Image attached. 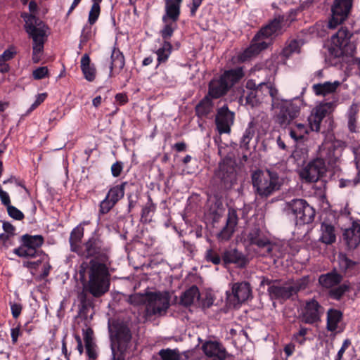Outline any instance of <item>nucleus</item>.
Returning a JSON list of instances; mask_svg holds the SVG:
<instances>
[{
	"label": "nucleus",
	"mask_w": 360,
	"mask_h": 360,
	"mask_svg": "<svg viewBox=\"0 0 360 360\" xmlns=\"http://www.w3.org/2000/svg\"><path fill=\"white\" fill-rule=\"evenodd\" d=\"M110 247L97 235H93L78 246V256L90 259L89 264L82 263L80 274L85 271L86 266L89 280L84 290L94 297H100L110 288V274L109 272Z\"/></svg>",
	"instance_id": "f257e3e1"
},
{
	"label": "nucleus",
	"mask_w": 360,
	"mask_h": 360,
	"mask_svg": "<svg viewBox=\"0 0 360 360\" xmlns=\"http://www.w3.org/2000/svg\"><path fill=\"white\" fill-rule=\"evenodd\" d=\"M284 21L283 15H276L266 25L262 26L252 38L250 46L240 55V60L245 61L266 49L269 43L265 39L281 33Z\"/></svg>",
	"instance_id": "f03ea898"
},
{
	"label": "nucleus",
	"mask_w": 360,
	"mask_h": 360,
	"mask_svg": "<svg viewBox=\"0 0 360 360\" xmlns=\"http://www.w3.org/2000/svg\"><path fill=\"white\" fill-rule=\"evenodd\" d=\"M20 17L24 20V28L29 37L32 39V60L34 63L40 62L44 52V44L46 40L45 23L35 15L22 12Z\"/></svg>",
	"instance_id": "7ed1b4c3"
},
{
	"label": "nucleus",
	"mask_w": 360,
	"mask_h": 360,
	"mask_svg": "<svg viewBox=\"0 0 360 360\" xmlns=\"http://www.w3.org/2000/svg\"><path fill=\"white\" fill-rule=\"evenodd\" d=\"M131 303L135 305L145 304L144 318L150 319L153 316L165 314L169 307V297L167 292H149L146 295L136 294L130 297Z\"/></svg>",
	"instance_id": "20e7f679"
},
{
	"label": "nucleus",
	"mask_w": 360,
	"mask_h": 360,
	"mask_svg": "<svg viewBox=\"0 0 360 360\" xmlns=\"http://www.w3.org/2000/svg\"><path fill=\"white\" fill-rule=\"evenodd\" d=\"M253 189L261 198H267L279 191L283 184V179L276 171L256 169L251 174Z\"/></svg>",
	"instance_id": "39448f33"
},
{
	"label": "nucleus",
	"mask_w": 360,
	"mask_h": 360,
	"mask_svg": "<svg viewBox=\"0 0 360 360\" xmlns=\"http://www.w3.org/2000/svg\"><path fill=\"white\" fill-rule=\"evenodd\" d=\"M336 107L335 102H326L314 108L308 117V127L311 131L325 133L333 129V112Z\"/></svg>",
	"instance_id": "423d86ee"
},
{
	"label": "nucleus",
	"mask_w": 360,
	"mask_h": 360,
	"mask_svg": "<svg viewBox=\"0 0 360 360\" xmlns=\"http://www.w3.org/2000/svg\"><path fill=\"white\" fill-rule=\"evenodd\" d=\"M284 210L288 216H292L297 225L311 223L315 217L316 211L304 199H292L287 202Z\"/></svg>",
	"instance_id": "0eeeda50"
},
{
	"label": "nucleus",
	"mask_w": 360,
	"mask_h": 360,
	"mask_svg": "<svg viewBox=\"0 0 360 360\" xmlns=\"http://www.w3.org/2000/svg\"><path fill=\"white\" fill-rule=\"evenodd\" d=\"M20 242V245L13 250V253L19 257L36 258L41 255V251L39 248L44 242L42 236L24 234L21 236Z\"/></svg>",
	"instance_id": "6e6552de"
},
{
	"label": "nucleus",
	"mask_w": 360,
	"mask_h": 360,
	"mask_svg": "<svg viewBox=\"0 0 360 360\" xmlns=\"http://www.w3.org/2000/svg\"><path fill=\"white\" fill-rule=\"evenodd\" d=\"M352 6L353 0H333L330 7L328 28L335 29L342 25L349 18Z\"/></svg>",
	"instance_id": "1a4fd4ad"
},
{
	"label": "nucleus",
	"mask_w": 360,
	"mask_h": 360,
	"mask_svg": "<svg viewBox=\"0 0 360 360\" xmlns=\"http://www.w3.org/2000/svg\"><path fill=\"white\" fill-rule=\"evenodd\" d=\"M279 112L276 115V121L281 127H285L298 117L300 111V101H282L278 103Z\"/></svg>",
	"instance_id": "9d476101"
},
{
	"label": "nucleus",
	"mask_w": 360,
	"mask_h": 360,
	"mask_svg": "<svg viewBox=\"0 0 360 360\" xmlns=\"http://www.w3.org/2000/svg\"><path fill=\"white\" fill-rule=\"evenodd\" d=\"M109 331L112 342V347L116 344L120 352L126 351L131 339L129 328L124 323L117 321L109 326Z\"/></svg>",
	"instance_id": "9b49d317"
},
{
	"label": "nucleus",
	"mask_w": 360,
	"mask_h": 360,
	"mask_svg": "<svg viewBox=\"0 0 360 360\" xmlns=\"http://www.w3.org/2000/svg\"><path fill=\"white\" fill-rule=\"evenodd\" d=\"M127 185V182L124 181L109 188L105 198L99 203V214H108L124 198Z\"/></svg>",
	"instance_id": "f8f14e48"
},
{
	"label": "nucleus",
	"mask_w": 360,
	"mask_h": 360,
	"mask_svg": "<svg viewBox=\"0 0 360 360\" xmlns=\"http://www.w3.org/2000/svg\"><path fill=\"white\" fill-rule=\"evenodd\" d=\"M324 312V307L314 298L306 300L300 319L306 324L320 322Z\"/></svg>",
	"instance_id": "ddd939ff"
},
{
	"label": "nucleus",
	"mask_w": 360,
	"mask_h": 360,
	"mask_svg": "<svg viewBox=\"0 0 360 360\" xmlns=\"http://www.w3.org/2000/svg\"><path fill=\"white\" fill-rule=\"evenodd\" d=\"M326 172L325 161L316 158L310 161L300 171V177L307 182H316L321 178Z\"/></svg>",
	"instance_id": "4468645a"
},
{
	"label": "nucleus",
	"mask_w": 360,
	"mask_h": 360,
	"mask_svg": "<svg viewBox=\"0 0 360 360\" xmlns=\"http://www.w3.org/2000/svg\"><path fill=\"white\" fill-rule=\"evenodd\" d=\"M252 295L250 284L246 281L237 282L232 284L231 292H226L227 299L230 305L236 307L245 302Z\"/></svg>",
	"instance_id": "2eb2a0df"
},
{
	"label": "nucleus",
	"mask_w": 360,
	"mask_h": 360,
	"mask_svg": "<svg viewBox=\"0 0 360 360\" xmlns=\"http://www.w3.org/2000/svg\"><path fill=\"white\" fill-rule=\"evenodd\" d=\"M234 120L235 113L229 109L227 105L219 108L215 116V124L219 134H229Z\"/></svg>",
	"instance_id": "dca6fc26"
},
{
	"label": "nucleus",
	"mask_w": 360,
	"mask_h": 360,
	"mask_svg": "<svg viewBox=\"0 0 360 360\" xmlns=\"http://www.w3.org/2000/svg\"><path fill=\"white\" fill-rule=\"evenodd\" d=\"M216 176L220 180L221 186L224 189H230L236 184V172L232 165L220 164Z\"/></svg>",
	"instance_id": "f3484780"
},
{
	"label": "nucleus",
	"mask_w": 360,
	"mask_h": 360,
	"mask_svg": "<svg viewBox=\"0 0 360 360\" xmlns=\"http://www.w3.org/2000/svg\"><path fill=\"white\" fill-rule=\"evenodd\" d=\"M248 264V260L244 255L236 248H226L222 252V265L228 267L231 264H235L238 267L243 268Z\"/></svg>",
	"instance_id": "a211bd4d"
},
{
	"label": "nucleus",
	"mask_w": 360,
	"mask_h": 360,
	"mask_svg": "<svg viewBox=\"0 0 360 360\" xmlns=\"http://www.w3.org/2000/svg\"><path fill=\"white\" fill-rule=\"evenodd\" d=\"M248 239L251 245H255L259 248H266L268 255H271L274 248V244L266 237L259 228L250 230L248 235Z\"/></svg>",
	"instance_id": "6ab92c4d"
},
{
	"label": "nucleus",
	"mask_w": 360,
	"mask_h": 360,
	"mask_svg": "<svg viewBox=\"0 0 360 360\" xmlns=\"http://www.w3.org/2000/svg\"><path fill=\"white\" fill-rule=\"evenodd\" d=\"M202 350L208 357H214L217 360H226L227 352L224 346L218 341H205L202 345Z\"/></svg>",
	"instance_id": "aec40b11"
},
{
	"label": "nucleus",
	"mask_w": 360,
	"mask_h": 360,
	"mask_svg": "<svg viewBox=\"0 0 360 360\" xmlns=\"http://www.w3.org/2000/svg\"><path fill=\"white\" fill-rule=\"evenodd\" d=\"M182 1L183 0H165V14L162 17V21L177 22L181 14Z\"/></svg>",
	"instance_id": "412c9836"
},
{
	"label": "nucleus",
	"mask_w": 360,
	"mask_h": 360,
	"mask_svg": "<svg viewBox=\"0 0 360 360\" xmlns=\"http://www.w3.org/2000/svg\"><path fill=\"white\" fill-rule=\"evenodd\" d=\"M229 91L228 84L219 77L210 80L207 94L213 99H218L226 95Z\"/></svg>",
	"instance_id": "4be33fe9"
},
{
	"label": "nucleus",
	"mask_w": 360,
	"mask_h": 360,
	"mask_svg": "<svg viewBox=\"0 0 360 360\" xmlns=\"http://www.w3.org/2000/svg\"><path fill=\"white\" fill-rule=\"evenodd\" d=\"M238 215L235 210H229L226 226L218 234V238L221 240H229L233 236L235 228L238 224Z\"/></svg>",
	"instance_id": "5701e85b"
},
{
	"label": "nucleus",
	"mask_w": 360,
	"mask_h": 360,
	"mask_svg": "<svg viewBox=\"0 0 360 360\" xmlns=\"http://www.w3.org/2000/svg\"><path fill=\"white\" fill-rule=\"evenodd\" d=\"M343 275L338 273L336 269L319 276V283L324 288L330 289L341 283Z\"/></svg>",
	"instance_id": "b1692460"
},
{
	"label": "nucleus",
	"mask_w": 360,
	"mask_h": 360,
	"mask_svg": "<svg viewBox=\"0 0 360 360\" xmlns=\"http://www.w3.org/2000/svg\"><path fill=\"white\" fill-rule=\"evenodd\" d=\"M245 76L243 68L237 67L224 72L219 76L221 80L228 84L230 90L237 83H238Z\"/></svg>",
	"instance_id": "393cba45"
},
{
	"label": "nucleus",
	"mask_w": 360,
	"mask_h": 360,
	"mask_svg": "<svg viewBox=\"0 0 360 360\" xmlns=\"http://www.w3.org/2000/svg\"><path fill=\"white\" fill-rule=\"evenodd\" d=\"M344 239L349 249H355L360 243V225L356 222L346 229L343 233Z\"/></svg>",
	"instance_id": "a878e982"
},
{
	"label": "nucleus",
	"mask_w": 360,
	"mask_h": 360,
	"mask_svg": "<svg viewBox=\"0 0 360 360\" xmlns=\"http://www.w3.org/2000/svg\"><path fill=\"white\" fill-rule=\"evenodd\" d=\"M111 63L110 65V77L114 74H119L125 65V59L123 53L116 47H114L110 56Z\"/></svg>",
	"instance_id": "bb28decb"
},
{
	"label": "nucleus",
	"mask_w": 360,
	"mask_h": 360,
	"mask_svg": "<svg viewBox=\"0 0 360 360\" xmlns=\"http://www.w3.org/2000/svg\"><path fill=\"white\" fill-rule=\"evenodd\" d=\"M321 235L319 240L326 245H332L336 241V230L335 226L329 222L323 221L321 224Z\"/></svg>",
	"instance_id": "cd10ccee"
},
{
	"label": "nucleus",
	"mask_w": 360,
	"mask_h": 360,
	"mask_svg": "<svg viewBox=\"0 0 360 360\" xmlns=\"http://www.w3.org/2000/svg\"><path fill=\"white\" fill-rule=\"evenodd\" d=\"M343 319V313L337 309L330 308L326 312V330L328 332H335L338 328V324Z\"/></svg>",
	"instance_id": "c85d7f7f"
},
{
	"label": "nucleus",
	"mask_w": 360,
	"mask_h": 360,
	"mask_svg": "<svg viewBox=\"0 0 360 360\" xmlns=\"http://www.w3.org/2000/svg\"><path fill=\"white\" fill-rule=\"evenodd\" d=\"M212 98L206 94L195 107V115L200 118L207 117L212 111L214 103Z\"/></svg>",
	"instance_id": "c756f323"
},
{
	"label": "nucleus",
	"mask_w": 360,
	"mask_h": 360,
	"mask_svg": "<svg viewBox=\"0 0 360 360\" xmlns=\"http://www.w3.org/2000/svg\"><path fill=\"white\" fill-rule=\"evenodd\" d=\"M292 289L290 286H281L276 285L271 286L267 289L269 297L271 300H287L290 299L293 295Z\"/></svg>",
	"instance_id": "7c9ffc66"
},
{
	"label": "nucleus",
	"mask_w": 360,
	"mask_h": 360,
	"mask_svg": "<svg viewBox=\"0 0 360 360\" xmlns=\"http://www.w3.org/2000/svg\"><path fill=\"white\" fill-rule=\"evenodd\" d=\"M81 70L84 78L89 82H93L96 78V69L95 65L91 63L89 54L85 53L80 61Z\"/></svg>",
	"instance_id": "2f4dec72"
},
{
	"label": "nucleus",
	"mask_w": 360,
	"mask_h": 360,
	"mask_svg": "<svg viewBox=\"0 0 360 360\" xmlns=\"http://www.w3.org/2000/svg\"><path fill=\"white\" fill-rule=\"evenodd\" d=\"M84 229L82 224H78L74 228L70 235L69 243L71 251L78 253V246H82V240L84 237Z\"/></svg>",
	"instance_id": "473e14b6"
},
{
	"label": "nucleus",
	"mask_w": 360,
	"mask_h": 360,
	"mask_svg": "<svg viewBox=\"0 0 360 360\" xmlns=\"http://www.w3.org/2000/svg\"><path fill=\"white\" fill-rule=\"evenodd\" d=\"M340 85V82H326L324 83L315 84L312 86L313 91L316 96H325L329 94L334 93Z\"/></svg>",
	"instance_id": "72a5a7b5"
},
{
	"label": "nucleus",
	"mask_w": 360,
	"mask_h": 360,
	"mask_svg": "<svg viewBox=\"0 0 360 360\" xmlns=\"http://www.w3.org/2000/svg\"><path fill=\"white\" fill-rule=\"evenodd\" d=\"M200 297V294L198 288L193 285L182 293L180 303L183 306L189 307L194 303L195 300H198Z\"/></svg>",
	"instance_id": "f704fd0d"
},
{
	"label": "nucleus",
	"mask_w": 360,
	"mask_h": 360,
	"mask_svg": "<svg viewBox=\"0 0 360 360\" xmlns=\"http://www.w3.org/2000/svg\"><path fill=\"white\" fill-rule=\"evenodd\" d=\"M338 267L340 274L342 275H347L351 273L356 266L357 263L350 259L346 254L340 253L338 255Z\"/></svg>",
	"instance_id": "c9c22d12"
},
{
	"label": "nucleus",
	"mask_w": 360,
	"mask_h": 360,
	"mask_svg": "<svg viewBox=\"0 0 360 360\" xmlns=\"http://www.w3.org/2000/svg\"><path fill=\"white\" fill-rule=\"evenodd\" d=\"M352 34L345 27H341L335 34L333 35L331 41L333 45L347 46Z\"/></svg>",
	"instance_id": "e433bc0d"
},
{
	"label": "nucleus",
	"mask_w": 360,
	"mask_h": 360,
	"mask_svg": "<svg viewBox=\"0 0 360 360\" xmlns=\"http://www.w3.org/2000/svg\"><path fill=\"white\" fill-rule=\"evenodd\" d=\"M359 112V105L353 103L349 108L347 112V127L350 132L357 131V113Z\"/></svg>",
	"instance_id": "4c0bfd02"
},
{
	"label": "nucleus",
	"mask_w": 360,
	"mask_h": 360,
	"mask_svg": "<svg viewBox=\"0 0 360 360\" xmlns=\"http://www.w3.org/2000/svg\"><path fill=\"white\" fill-rule=\"evenodd\" d=\"M172 51V45L170 41H163L162 46L156 51L158 65L167 61Z\"/></svg>",
	"instance_id": "58836bf2"
},
{
	"label": "nucleus",
	"mask_w": 360,
	"mask_h": 360,
	"mask_svg": "<svg viewBox=\"0 0 360 360\" xmlns=\"http://www.w3.org/2000/svg\"><path fill=\"white\" fill-rule=\"evenodd\" d=\"M350 290V285L345 283L339 284L330 289L328 291V297L336 301H340L347 292Z\"/></svg>",
	"instance_id": "ea45409f"
},
{
	"label": "nucleus",
	"mask_w": 360,
	"mask_h": 360,
	"mask_svg": "<svg viewBox=\"0 0 360 360\" xmlns=\"http://www.w3.org/2000/svg\"><path fill=\"white\" fill-rule=\"evenodd\" d=\"M255 135V129L253 123L251 122L248 124V127L243 133L240 142V147L246 150L250 149L249 143Z\"/></svg>",
	"instance_id": "a19ab883"
},
{
	"label": "nucleus",
	"mask_w": 360,
	"mask_h": 360,
	"mask_svg": "<svg viewBox=\"0 0 360 360\" xmlns=\"http://www.w3.org/2000/svg\"><path fill=\"white\" fill-rule=\"evenodd\" d=\"M177 22L167 20L163 22L165 24L162 30L160 31V36L163 41H169L174 31L177 29Z\"/></svg>",
	"instance_id": "79ce46f5"
},
{
	"label": "nucleus",
	"mask_w": 360,
	"mask_h": 360,
	"mask_svg": "<svg viewBox=\"0 0 360 360\" xmlns=\"http://www.w3.org/2000/svg\"><path fill=\"white\" fill-rule=\"evenodd\" d=\"M300 45L297 39H291L288 41L285 47L283 49L281 54L285 58H290L294 53H300Z\"/></svg>",
	"instance_id": "37998d69"
},
{
	"label": "nucleus",
	"mask_w": 360,
	"mask_h": 360,
	"mask_svg": "<svg viewBox=\"0 0 360 360\" xmlns=\"http://www.w3.org/2000/svg\"><path fill=\"white\" fill-rule=\"evenodd\" d=\"M309 127L304 124H295V129H290V136L295 141L302 140L305 134L309 133Z\"/></svg>",
	"instance_id": "c03bdc74"
},
{
	"label": "nucleus",
	"mask_w": 360,
	"mask_h": 360,
	"mask_svg": "<svg viewBox=\"0 0 360 360\" xmlns=\"http://www.w3.org/2000/svg\"><path fill=\"white\" fill-rule=\"evenodd\" d=\"M309 276H305L296 280L293 282L292 285H290V288L292 289V295H297L300 291L305 290L309 283Z\"/></svg>",
	"instance_id": "a18cd8bd"
},
{
	"label": "nucleus",
	"mask_w": 360,
	"mask_h": 360,
	"mask_svg": "<svg viewBox=\"0 0 360 360\" xmlns=\"http://www.w3.org/2000/svg\"><path fill=\"white\" fill-rule=\"evenodd\" d=\"M264 84H260L257 86L256 89H250L247 95L245 96V101L248 105H250L251 107H255L259 103V100L257 98V92L260 90Z\"/></svg>",
	"instance_id": "49530a36"
},
{
	"label": "nucleus",
	"mask_w": 360,
	"mask_h": 360,
	"mask_svg": "<svg viewBox=\"0 0 360 360\" xmlns=\"http://www.w3.org/2000/svg\"><path fill=\"white\" fill-rule=\"evenodd\" d=\"M205 259L207 262H211L214 265L222 264V255H220V254L213 248H210L206 250Z\"/></svg>",
	"instance_id": "de8ad7c7"
},
{
	"label": "nucleus",
	"mask_w": 360,
	"mask_h": 360,
	"mask_svg": "<svg viewBox=\"0 0 360 360\" xmlns=\"http://www.w3.org/2000/svg\"><path fill=\"white\" fill-rule=\"evenodd\" d=\"M156 210V205L152 201L151 198L149 196L148 202L144 207L141 210V219L147 221H150L151 216L150 213H154Z\"/></svg>",
	"instance_id": "09e8293b"
},
{
	"label": "nucleus",
	"mask_w": 360,
	"mask_h": 360,
	"mask_svg": "<svg viewBox=\"0 0 360 360\" xmlns=\"http://www.w3.org/2000/svg\"><path fill=\"white\" fill-rule=\"evenodd\" d=\"M159 356L162 360H181V356L177 349H162L159 352Z\"/></svg>",
	"instance_id": "8fccbe9b"
},
{
	"label": "nucleus",
	"mask_w": 360,
	"mask_h": 360,
	"mask_svg": "<svg viewBox=\"0 0 360 360\" xmlns=\"http://www.w3.org/2000/svg\"><path fill=\"white\" fill-rule=\"evenodd\" d=\"M100 13V5L97 4V3H93L89 13L88 23L91 25H94L98 19Z\"/></svg>",
	"instance_id": "3c124183"
},
{
	"label": "nucleus",
	"mask_w": 360,
	"mask_h": 360,
	"mask_svg": "<svg viewBox=\"0 0 360 360\" xmlns=\"http://www.w3.org/2000/svg\"><path fill=\"white\" fill-rule=\"evenodd\" d=\"M92 37V25H85L82 29L80 36V45L86 44Z\"/></svg>",
	"instance_id": "603ef678"
},
{
	"label": "nucleus",
	"mask_w": 360,
	"mask_h": 360,
	"mask_svg": "<svg viewBox=\"0 0 360 360\" xmlns=\"http://www.w3.org/2000/svg\"><path fill=\"white\" fill-rule=\"evenodd\" d=\"M7 209L8 214L15 220L21 221L25 218V214L13 205H9Z\"/></svg>",
	"instance_id": "864d4df0"
},
{
	"label": "nucleus",
	"mask_w": 360,
	"mask_h": 360,
	"mask_svg": "<svg viewBox=\"0 0 360 360\" xmlns=\"http://www.w3.org/2000/svg\"><path fill=\"white\" fill-rule=\"evenodd\" d=\"M32 77L36 80L42 79L49 77V71L47 67L42 66L37 68L32 72Z\"/></svg>",
	"instance_id": "5fc2aeb1"
},
{
	"label": "nucleus",
	"mask_w": 360,
	"mask_h": 360,
	"mask_svg": "<svg viewBox=\"0 0 360 360\" xmlns=\"http://www.w3.org/2000/svg\"><path fill=\"white\" fill-rule=\"evenodd\" d=\"M309 329L305 327H300L299 331L294 333L292 340L300 345H303L306 341L305 335L307 334Z\"/></svg>",
	"instance_id": "6e6d98bb"
},
{
	"label": "nucleus",
	"mask_w": 360,
	"mask_h": 360,
	"mask_svg": "<svg viewBox=\"0 0 360 360\" xmlns=\"http://www.w3.org/2000/svg\"><path fill=\"white\" fill-rule=\"evenodd\" d=\"M345 46H339V45H333L331 46L329 49V54L330 56L334 57L335 58H340L344 55V50L342 47Z\"/></svg>",
	"instance_id": "4d7b16f0"
},
{
	"label": "nucleus",
	"mask_w": 360,
	"mask_h": 360,
	"mask_svg": "<svg viewBox=\"0 0 360 360\" xmlns=\"http://www.w3.org/2000/svg\"><path fill=\"white\" fill-rule=\"evenodd\" d=\"M124 168V163L121 161H116L111 166L110 170L113 177H119Z\"/></svg>",
	"instance_id": "13d9d810"
},
{
	"label": "nucleus",
	"mask_w": 360,
	"mask_h": 360,
	"mask_svg": "<svg viewBox=\"0 0 360 360\" xmlns=\"http://www.w3.org/2000/svg\"><path fill=\"white\" fill-rule=\"evenodd\" d=\"M86 353L89 359L91 360H95L98 357V353L96 352V345L95 343L85 345Z\"/></svg>",
	"instance_id": "bf43d9fd"
},
{
	"label": "nucleus",
	"mask_w": 360,
	"mask_h": 360,
	"mask_svg": "<svg viewBox=\"0 0 360 360\" xmlns=\"http://www.w3.org/2000/svg\"><path fill=\"white\" fill-rule=\"evenodd\" d=\"M351 345H352L351 340L349 339H348V338L345 339L343 341L342 345L340 349L338 352V354H337L336 356L335 357V360H341L342 359L344 353L345 352L347 349Z\"/></svg>",
	"instance_id": "052dcab7"
},
{
	"label": "nucleus",
	"mask_w": 360,
	"mask_h": 360,
	"mask_svg": "<svg viewBox=\"0 0 360 360\" xmlns=\"http://www.w3.org/2000/svg\"><path fill=\"white\" fill-rule=\"evenodd\" d=\"M12 316L14 319H18L22 311V306L20 303L10 302Z\"/></svg>",
	"instance_id": "680f3d73"
},
{
	"label": "nucleus",
	"mask_w": 360,
	"mask_h": 360,
	"mask_svg": "<svg viewBox=\"0 0 360 360\" xmlns=\"http://www.w3.org/2000/svg\"><path fill=\"white\" fill-rule=\"evenodd\" d=\"M84 340L85 342V345H91L94 343L93 341V335L94 331L91 328H88L85 330H84Z\"/></svg>",
	"instance_id": "e2e57ef3"
},
{
	"label": "nucleus",
	"mask_w": 360,
	"mask_h": 360,
	"mask_svg": "<svg viewBox=\"0 0 360 360\" xmlns=\"http://www.w3.org/2000/svg\"><path fill=\"white\" fill-rule=\"evenodd\" d=\"M79 300L80 304L84 305V307H86V306L93 305L92 300L89 297H88L85 292H82L79 295Z\"/></svg>",
	"instance_id": "0e129e2a"
},
{
	"label": "nucleus",
	"mask_w": 360,
	"mask_h": 360,
	"mask_svg": "<svg viewBox=\"0 0 360 360\" xmlns=\"http://www.w3.org/2000/svg\"><path fill=\"white\" fill-rule=\"evenodd\" d=\"M3 230L6 233H8L11 236H13L15 234V227L8 221H4L2 225Z\"/></svg>",
	"instance_id": "69168bd1"
},
{
	"label": "nucleus",
	"mask_w": 360,
	"mask_h": 360,
	"mask_svg": "<svg viewBox=\"0 0 360 360\" xmlns=\"http://www.w3.org/2000/svg\"><path fill=\"white\" fill-rule=\"evenodd\" d=\"M20 324H18L17 327L13 328L11 330V335L12 343L15 344L18 342V337L21 335Z\"/></svg>",
	"instance_id": "338daca9"
},
{
	"label": "nucleus",
	"mask_w": 360,
	"mask_h": 360,
	"mask_svg": "<svg viewBox=\"0 0 360 360\" xmlns=\"http://www.w3.org/2000/svg\"><path fill=\"white\" fill-rule=\"evenodd\" d=\"M291 158H293L295 161H304V153L302 149H295L292 154Z\"/></svg>",
	"instance_id": "774afa93"
}]
</instances>
